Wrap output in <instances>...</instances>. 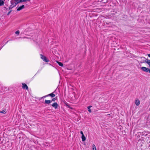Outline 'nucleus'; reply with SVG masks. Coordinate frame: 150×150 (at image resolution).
<instances>
[{
	"mask_svg": "<svg viewBox=\"0 0 150 150\" xmlns=\"http://www.w3.org/2000/svg\"><path fill=\"white\" fill-rule=\"evenodd\" d=\"M27 0H19L18 1H16L15 2H13V1L12 2V7H15L18 3H20L23 2Z\"/></svg>",
	"mask_w": 150,
	"mask_h": 150,
	"instance_id": "nucleus-1",
	"label": "nucleus"
},
{
	"mask_svg": "<svg viewBox=\"0 0 150 150\" xmlns=\"http://www.w3.org/2000/svg\"><path fill=\"white\" fill-rule=\"evenodd\" d=\"M40 56L41 57V58L42 59L44 62H49V60L47 59V57L45 56L42 54H40Z\"/></svg>",
	"mask_w": 150,
	"mask_h": 150,
	"instance_id": "nucleus-2",
	"label": "nucleus"
},
{
	"mask_svg": "<svg viewBox=\"0 0 150 150\" xmlns=\"http://www.w3.org/2000/svg\"><path fill=\"white\" fill-rule=\"evenodd\" d=\"M141 69L143 71H145V72H148L149 71V72L150 73V69H149L148 68H146L145 67H141Z\"/></svg>",
	"mask_w": 150,
	"mask_h": 150,
	"instance_id": "nucleus-3",
	"label": "nucleus"
},
{
	"mask_svg": "<svg viewBox=\"0 0 150 150\" xmlns=\"http://www.w3.org/2000/svg\"><path fill=\"white\" fill-rule=\"evenodd\" d=\"M51 105L55 109H57L59 106L58 104L56 102L53 103Z\"/></svg>",
	"mask_w": 150,
	"mask_h": 150,
	"instance_id": "nucleus-4",
	"label": "nucleus"
},
{
	"mask_svg": "<svg viewBox=\"0 0 150 150\" xmlns=\"http://www.w3.org/2000/svg\"><path fill=\"white\" fill-rule=\"evenodd\" d=\"M19 1V0H11V5L9 7V9H12V8H13L14 7H12L13 5H12V1L13 2H16V1Z\"/></svg>",
	"mask_w": 150,
	"mask_h": 150,
	"instance_id": "nucleus-5",
	"label": "nucleus"
},
{
	"mask_svg": "<svg viewBox=\"0 0 150 150\" xmlns=\"http://www.w3.org/2000/svg\"><path fill=\"white\" fill-rule=\"evenodd\" d=\"M22 88L23 89H28V87L26 84H25V83H22Z\"/></svg>",
	"mask_w": 150,
	"mask_h": 150,
	"instance_id": "nucleus-6",
	"label": "nucleus"
},
{
	"mask_svg": "<svg viewBox=\"0 0 150 150\" xmlns=\"http://www.w3.org/2000/svg\"><path fill=\"white\" fill-rule=\"evenodd\" d=\"M24 8V5H22L21 6L19 7L17 9V11H19L23 9Z\"/></svg>",
	"mask_w": 150,
	"mask_h": 150,
	"instance_id": "nucleus-7",
	"label": "nucleus"
},
{
	"mask_svg": "<svg viewBox=\"0 0 150 150\" xmlns=\"http://www.w3.org/2000/svg\"><path fill=\"white\" fill-rule=\"evenodd\" d=\"M140 102L139 100L137 99V100H136L135 103L137 106L139 105L140 104Z\"/></svg>",
	"mask_w": 150,
	"mask_h": 150,
	"instance_id": "nucleus-8",
	"label": "nucleus"
},
{
	"mask_svg": "<svg viewBox=\"0 0 150 150\" xmlns=\"http://www.w3.org/2000/svg\"><path fill=\"white\" fill-rule=\"evenodd\" d=\"M52 102L50 100H45V103L46 104H49Z\"/></svg>",
	"mask_w": 150,
	"mask_h": 150,
	"instance_id": "nucleus-9",
	"label": "nucleus"
},
{
	"mask_svg": "<svg viewBox=\"0 0 150 150\" xmlns=\"http://www.w3.org/2000/svg\"><path fill=\"white\" fill-rule=\"evenodd\" d=\"M48 96H51L52 98H53L55 96V94L54 93H51L50 94H48Z\"/></svg>",
	"mask_w": 150,
	"mask_h": 150,
	"instance_id": "nucleus-10",
	"label": "nucleus"
},
{
	"mask_svg": "<svg viewBox=\"0 0 150 150\" xmlns=\"http://www.w3.org/2000/svg\"><path fill=\"white\" fill-rule=\"evenodd\" d=\"M57 63L58 64L61 66V67H63V64L61 63V62H59L58 61H56Z\"/></svg>",
	"mask_w": 150,
	"mask_h": 150,
	"instance_id": "nucleus-11",
	"label": "nucleus"
},
{
	"mask_svg": "<svg viewBox=\"0 0 150 150\" xmlns=\"http://www.w3.org/2000/svg\"><path fill=\"white\" fill-rule=\"evenodd\" d=\"M82 140V141H85L86 139V138L85 137L84 135H83L81 136Z\"/></svg>",
	"mask_w": 150,
	"mask_h": 150,
	"instance_id": "nucleus-12",
	"label": "nucleus"
},
{
	"mask_svg": "<svg viewBox=\"0 0 150 150\" xmlns=\"http://www.w3.org/2000/svg\"><path fill=\"white\" fill-rule=\"evenodd\" d=\"M92 106L91 105H90L87 108L88 109V111L90 113H91V110L90 109V108H91Z\"/></svg>",
	"mask_w": 150,
	"mask_h": 150,
	"instance_id": "nucleus-13",
	"label": "nucleus"
},
{
	"mask_svg": "<svg viewBox=\"0 0 150 150\" xmlns=\"http://www.w3.org/2000/svg\"><path fill=\"white\" fill-rule=\"evenodd\" d=\"M4 4V2L2 0H0V6H2Z\"/></svg>",
	"mask_w": 150,
	"mask_h": 150,
	"instance_id": "nucleus-14",
	"label": "nucleus"
},
{
	"mask_svg": "<svg viewBox=\"0 0 150 150\" xmlns=\"http://www.w3.org/2000/svg\"><path fill=\"white\" fill-rule=\"evenodd\" d=\"M93 150H97L95 144H93Z\"/></svg>",
	"mask_w": 150,
	"mask_h": 150,
	"instance_id": "nucleus-15",
	"label": "nucleus"
},
{
	"mask_svg": "<svg viewBox=\"0 0 150 150\" xmlns=\"http://www.w3.org/2000/svg\"><path fill=\"white\" fill-rule=\"evenodd\" d=\"M0 113H2L3 114H5L6 113V110H4L2 111H0Z\"/></svg>",
	"mask_w": 150,
	"mask_h": 150,
	"instance_id": "nucleus-16",
	"label": "nucleus"
},
{
	"mask_svg": "<svg viewBox=\"0 0 150 150\" xmlns=\"http://www.w3.org/2000/svg\"><path fill=\"white\" fill-rule=\"evenodd\" d=\"M49 143L47 142H45L44 144V145L45 146H48L49 145Z\"/></svg>",
	"mask_w": 150,
	"mask_h": 150,
	"instance_id": "nucleus-17",
	"label": "nucleus"
},
{
	"mask_svg": "<svg viewBox=\"0 0 150 150\" xmlns=\"http://www.w3.org/2000/svg\"><path fill=\"white\" fill-rule=\"evenodd\" d=\"M20 33V31L19 30H17L15 32V34L16 35H18Z\"/></svg>",
	"mask_w": 150,
	"mask_h": 150,
	"instance_id": "nucleus-18",
	"label": "nucleus"
},
{
	"mask_svg": "<svg viewBox=\"0 0 150 150\" xmlns=\"http://www.w3.org/2000/svg\"><path fill=\"white\" fill-rule=\"evenodd\" d=\"M57 98H53L52 100H51L52 101H55V100H57Z\"/></svg>",
	"mask_w": 150,
	"mask_h": 150,
	"instance_id": "nucleus-19",
	"label": "nucleus"
},
{
	"mask_svg": "<svg viewBox=\"0 0 150 150\" xmlns=\"http://www.w3.org/2000/svg\"><path fill=\"white\" fill-rule=\"evenodd\" d=\"M48 96H48V95H46L45 96H43L42 97V98H46V97H48Z\"/></svg>",
	"mask_w": 150,
	"mask_h": 150,
	"instance_id": "nucleus-20",
	"label": "nucleus"
},
{
	"mask_svg": "<svg viewBox=\"0 0 150 150\" xmlns=\"http://www.w3.org/2000/svg\"><path fill=\"white\" fill-rule=\"evenodd\" d=\"M27 31H26L25 30V31H24L23 32L25 34V35H27Z\"/></svg>",
	"mask_w": 150,
	"mask_h": 150,
	"instance_id": "nucleus-21",
	"label": "nucleus"
},
{
	"mask_svg": "<svg viewBox=\"0 0 150 150\" xmlns=\"http://www.w3.org/2000/svg\"><path fill=\"white\" fill-rule=\"evenodd\" d=\"M80 133L81 134H82V135H83V133L82 131H81L80 132Z\"/></svg>",
	"mask_w": 150,
	"mask_h": 150,
	"instance_id": "nucleus-22",
	"label": "nucleus"
},
{
	"mask_svg": "<svg viewBox=\"0 0 150 150\" xmlns=\"http://www.w3.org/2000/svg\"><path fill=\"white\" fill-rule=\"evenodd\" d=\"M11 11H9L7 14V15H8L10 14V13L11 12Z\"/></svg>",
	"mask_w": 150,
	"mask_h": 150,
	"instance_id": "nucleus-23",
	"label": "nucleus"
},
{
	"mask_svg": "<svg viewBox=\"0 0 150 150\" xmlns=\"http://www.w3.org/2000/svg\"><path fill=\"white\" fill-rule=\"evenodd\" d=\"M147 55L149 57H150V54H147Z\"/></svg>",
	"mask_w": 150,
	"mask_h": 150,
	"instance_id": "nucleus-24",
	"label": "nucleus"
},
{
	"mask_svg": "<svg viewBox=\"0 0 150 150\" xmlns=\"http://www.w3.org/2000/svg\"><path fill=\"white\" fill-rule=\"evenodd\" d=\"M110 115V114H107L106 115V116H108V115Z\"/></svg>",
	"mask_w": 150,
	"mask_h": 150,
	"instance_id": "nucleus-25",
	"label": "nucleus"
}]
</instances>
